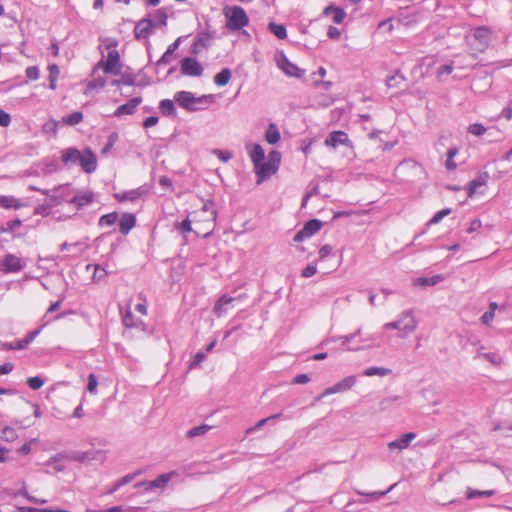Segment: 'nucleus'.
I'll return each instance as SVG.
<instances>
[{"label": "nucleus", "mask_w": 512, "mask_h": 512, "mask_svg": "<svg viewBox=\"0 0 512 512\" xmlns=\"http://www.w3.org/2000/svg\"><path fill=\"white\" fill-rule=\"evenodd\" d=\"M245 149L249 158L254 166V171L257 176V183H262L265 179L275 174L281 162V154L276 150L269 152L265 158V152L260 144L252 142L245 144Z\"/></svg>", "instance_id": "1"}, {"label": "nucleus", "mask_w": 512, "mask_h": 512, "mask_svg": "<svg viewBox=\"0 0 512 512\" xmlns=\"http://www.w3.org/2000/svg\"><path fill=\"white\" fill-rule=\"evenodd\" d=\"M117 45V41L112 38H105L101 41L100 48L103 50V58L94 67V74L99 70L106 74H119L121 63Z\"/></svg>", "instance_id": "2"}, {"label": "nucleus", "mask_w": 512, "mask_h": 512, "mask_svg": "<svg viewBox=\"0 0 512 512\" xmlns=\"http://www.w3.org/2000/svg\"><path fill=\"white\" fill-rule=\"evenodd\" d=\"M339 340L341 345L347 351H359L363 349H371L380 347V342L376 334H368L362 336L361 329H358L355 333L349 335L339 336L337 338H329L322 342L321 345L328 344L331 341Z\"/></svg>", "instance_id": "3"}, {"label": "nucleus", "mask_w": 512, "mask_h": 512, "mask_svg": "<svg viewBox=\"0 0 512 512\" xmlns=\"http://www.w3.org/2000/svg\"><path fill=\"white\" fill-rule=\"evenodd\" d=\"M418 327V319L412 310L402 311L394 321L387 322L382 326L383 331L395 329L401 338H406L414 333Z\"/></svg>", "instance_id": "4"}, {"label": "nucleus", "mask_w": 512, "mask_h": 512, "mask_svg": "<svg viewBox=\"0 0 512 512\" xmlns=\"http://www.w3.org/2000/svg\"><path fill=\"white\" fill-rule=\"evenodd\" d=\"M225 27L231 32H237L249 25V17L245 9L239 5H225L222 9Z\"/></svg>", "instance_id": "5"}, {"label": "nucleus", "mask_w": 512, "mask_h": 512, "mask_svg": "<svg viewBox=\"0 0 512 512\" xmlns=\"http://www.w3.org/2000/svg\"><path fill=\"white\" fill-rule=\"evenodd\" d=\"M178 476L176 471H170L158 475L151 481L138 482L133 484L134 494L137 493H150V494H161L168 487L169 482Z\"/></svg>", "instance_id": "6"}, {"label": "nucleus", "mask_w": 512, "mask_h": 512, "mask_svg": "<svg viewBox=\"0 0 512 512\" xmlns=\"http://www.w3.org/2000/svg\"><path fill=\"white\" fill-rule=\"evenodd\" d=\"M212 99V95L195 96V94L190 91H178L174 94V101L177 102L181 108L190 112L202 109L203 106L211 102Z\"/></svg>", "instance_id": "7"}, {"label": "nucleus", "mask_w": 512, "mask_h": 512, "mask_svg": "<svg viewBox=\"0 0 512 512\" xmlns=\"http://www.w3.org/2000/svg\"><path fill=\"white\" fill-rule=\"evenodd\" d=\"M491 41V31L487 27H478L474 30L473 39L469 41L471 49L475 52H483Z\"/></svg>", "instance_id": "8"}, {"label": "nucleus", "mask_w": 512, "mask_h": 512, "mask_svg": "<svg viewBox=\"0 0 512 512\" xmlns=\"http://www.w3.org/2000/svg\"><path fill=\"white\" fill-rule=\"evenodd\" d=\"M155 29L153 27L151 18H143L141 19L134 28V35L137 40L143 41L147 50H150L151 44L149 41L150 35L154 33Z\"/></svg>", "instance_id": "9"}, {"label": "nucleus", "mask_w": 512, "mask_h": 512, "mask_svg": "<svg viewBox=\"0 0 512 512\" xmlns=\"http://www.w3.org/2000/svg\"><path fill=\"white\" fill-rule=\"evenodd\" d=\"M277 67L287 76L301 78L305 71L289 61L283 52H278L275 57Z\"/></svg>", "instance_id": "10"}, {"label": "nucleus", "mask_w": 512, "mask_h": 512, "mask_svg": "<svg viewBox=\"0 0 512 512\" xmlns=\"http://www.w3.org/2000/svg\"><path fill=\"white\" fill-rule=\"evenodd\" d=\"M180 71L184 76L199 77L203 74L202 64L194 57H185L180 62Z\"/></svg>", "instance_id": "11"}, {"label": "nucleus", "mask_w": 512, "mask_h": 512, "mask_svg": "<svg viewBox=\"0 0 512 512\" xmlns=\"http://www.w3.org/2000/svg\"><path fill=\"white\" fill-rule=\"evenodd\" d=\"M321 227L322 223L319 220H309L307 223H305L304 227L296 233V235L294 236V241L301 242L304 239L311 237L316 232H318L321 229Z\"/></svg>", "instance_id": "12"}, {"label": "nucleus", "mask_w": 512, "mask_h": 512, "mask_svg": "<svg viewBox=\"0 0 512 512\" xmlns=\"http://www.w3.org/2000/svg\"><path fill=\"white\" fill-rule=\"evenodd\" d=\"M416 438V433L414 432H409V433H406V434H403L401 435L399 438L393 440V441H390L388 444H387V447L388 449L391 451V452H394V451H403L405 450L406 448L409 447L410 443Z\"/></svg>", "instance_id": "13"}, {"label": "nucleus", "mask_w": 512, "mask_h": 512, "mask_svg": "<svg viewBox=\"0 0 512 512\" xmlns=\"http://www.w3.org/2000/svg\"><path fill=\"white\" fill-rule=\"evenodd\" d=\"M2 266L5 272L16 273L24 267L21 258L14 254H7L2 260Z\"/></svg>", "instance_id": "14"}, {"label": "nucleus", "mask_w": 512, "mask_h": 512, "mask_svg": "<svg viewBox=\"0 0 512 512\" xmlns=\"http://www.w3.org/2000/svg\"><path fill=\"white\" fill-rule=\"evenodd\" d=\"M93 197L94 195L90 190H79L69 203L73 204L77 209H81L89 205L93 201Z\"/></svg>", "instance_id": "15"}, {"label": "nucleus", "mask_w": 512, "mask_h": 512, "mask_svg": "<svg viewBox=\"0 0 512 512\" xmlns=\"http://www.w3.org/2000/svg\"><path fill=\"white\" fill-rule=\"evenodd\" d=\"M81 168L84 172L91 174L97 169V158L91 149L85 148L82 156Z\"/></svg>", "instance_id": "16"}, {"label": "nucleus", "mask_w": 512, "mask_h": 512, "mask_svg": "<svg viewBox=\"0 0 512 512\" xmlns=\"http://www.w3.org/2000/svg\"><path fill=\"white\" fill-rule=\"evenodd\" d=\"M489 179V175L487 172L480 173L476 178L471 180L467 186V193L470 198L474 197L478 194L479 188L486 185Z\"/></svg>", "instance_id": "17"}, {"label": "nucleus", "mask_w": 512, "mask_h": 512, "mask_svg": "<svg viewBox=\"0 0 512 512\" xmlns=\"http://www.w3.org/2000/svg\"><path fill=\"white\" fill-rule=\"evenodd\" d=\"M349 139L345 132L343 131H333L330 135L325 139V145L331 148H337L339 145L348 144Z\"/></svg>", "instance_id": "18"}, {"label": "nucleus", "mask_w": 512, "mask_h": 512, "mask_svg": "<svg viewBox=\"0 0 512 512\" xmlns=\"http://www.w3.org/2000/svg\"><path fill=\"white\" fill-rule=\"evenodd\" d=\"M182 42V37H178L173 43H171L164 54L157 60V66H163L171 62L172 55L179 48Z\"/></svg>", "instance_id": "19"}, {"label": "nucleus", "mask_w": 512, "mask_h": 512, "mask_svg": "<svg viewBox=\"0 0 512 512\" xmlns=\"http://www.w3.org/2000/svg\"><path fill=\"white\" fill-rule=\"evenodd\" d=\"M237 298L231 297L229 295L221 296L214 306V313L217 317H222L225 315L229 309V305L232 304Z\"/></svg>", "instance_id": "20"}, {"label": "nucleus", "mask_w": 512, "mask_h": 512, "mask_svg": "<svg viewBox=\"0 0 512 512\" xmlns=\"http://www.w3.org/2000/svg\"><path fill=\"white\" fill-rule=\"evenodd\" d=\"M78 157L80 150L77 148H66L61 151V159L66 165H77Z\"/></svg>", "instance_id": "21"}, {"label": "nucleus", "mask_w": 512, "mask_h": 512, "mask_svg": "<svg viewBox=\"0 0 512 512\" xmlns=\"http://www.w3.org/2000/svg\"><path fill=\"white\" fill-rule=\"evenodd\" d=\"M97 74L98 72L94 74V70L92 71V79L87 83V88L84 92L85 95L90 94L92 90L100 89L105 86L106 79Z\"/></svg>", "instance_id": "22"}, {"label": "nucleus", "mask_w": 512, "mask_h": 512, "mask_svg": "<svg viewBox=\"0 0 512 512\" xmlns=\"http://www.w3.org/2000/svg\"><path fill=\"white\" fill-rule=\"evenodd\" d=\"M264 137L269 144L273 145L278 143L281 139V134L277 125L274 123H270L265 131Z\"/></svg>", "instance_id": "23"}, {"label": "nucleus", "mask_w": 512, "mask_h": 512, "mask_svg": "<svg viewBox=\"0 0 512 512\" xmlns=\"http://www.w3.org/2000/svg\"><path fill=\"white\" fill-rule=\"evenodd\" d=\"M0 206L5 209H19L23 207L24 204L14 196H0Z\"/></svg>", "instance_id": "24"}, {"label": "nucleus", "mask_w": 512, "mask_h": 512, "mask_svg": "<svg viewBox=\"0 0 512 512\" xmlns=\"http://www.w3.org/2000/svg\"><path fill=\"white\" fill-rule=\"evenodd\" d=\"M453 71H455L453 63L451 60H448L443 63H438L435 68V73L438 79H443L444 76L450 75Z\"/></svg>", "instance_id": "25"}, {"label": "nucleus", "mask_w": 512, "mask_h": 512, "mask_svg": "<svg viewBox=\"0 0 512 512\" xmlns=\"http://www.w3.org/2000/svg\"><path fill=\"white\" fill-rule=\"evenodd\" d=\"M451 61L454 69L458 71L469 70L473 67V63L467 61V57L463 55H456Z\"/></svg>", "instance_id": "26"}, {"label": "nucleus", "mask_w": 512, "mask_h": 512, "mask_svg": "<svg viewBox=\"0 0 512 512\" xmlns=\"http://www.w3.org/2000/svg\"><path fill=\"white\" fill-rule=\"evenodd\" d=\"M323 13L325 15H329L330 13H333V22L336 24L342 23L346 17V12L342 8H339V7H333V6L326 7L324 9Z\"/></svg>", "instance_id": "27"}, {"label": "nucleus", "mask_w": 512, "mask_h": 512, "mask_svg": "<svg viewBox=\"0 0 512 512\" xmlns=\"http://www.w3.org/2000/svg\"><path fill=\"white\" fill-rule=\"evenodd\" d=\"M231 76L230 69L224 68L214 76V83L220 87L225 86L229 83Z\"/></svg>", "instance_id": "28"}, {"label": "nucleus", "mask_w": 512, "mask_h": 512, "mask_svg": "<svg viewBox=\"0 0 512 512\" xmlns=\"http://www.w3.org/2000/svg\"><path fill=\"white\" fill-rule=\"evenodd\" d=\"M149 18L152 19L154 29L162 28L167 25V15L164 11L158 10Z\"/></svg>", "instance_id": "29"}, {"label": "nucleus", "mask_w": 512, "mask_h": 512, "mask_svg": "<svg viewBox=\"0 0 512 512\" xmlns=\"http://www.w3.org/2000/svg\"><path fill=\"white\" fill-rule=\"evenodd\" d=\"M18 438L16 430L11 426H4L0 429V439L6 442H13Z\"/></svg>", "instance_id": "30"}, {"label": "nucleus", "mask_w": 512, "mask_h": 512, "mask_svg": "<svg viewBox=\"0 0 512 512\" xmlns=\"http://www.w3.org/2000/svg\"><path fill=\"white\" fill-rule=\"evenodd\" d=\"M159 108L162 112V114L166 116H175L176 115V109L174 105V100L170 99H163L160 101Z\"/></svg>", "instance_id": "31"}, {"label": "nucleus", "mask_w": 512, "mask_h": 512, "mask_svg": "<svg viewBox=\"0 0 512 512\" xmlns=\"http://www.w3.org/2000/svg\"><path fill=\"white\" fill-rule=\"evenodd\" d=\"M477 357L483 358L493 365H499L502 362L500 355L495 352H484L483 347H481L477 352Z\"/></svg>", "instance_id": "32"}, {"label": "nucleus", "mask_w": 512, "mask_h": 512, "mask_svg": "<svg viewBox=\"0 0 512 512\" xmlns=\"http://www.w3.org/2000/svg\"><path fill=\"white\" fill-rule=\"evenodd\" d=\"M49 71V88L55 90L57 87V80L60 74V69L56 64H50L48 66Z\"/></svg>", "instance_id": "33"}, {"label": "nucleus", "mask_w": 512, "mask_h": 512, "mask_svg": "<svg viewBox=\"0 0 512 512\" xmlns=\"http://www.w3.org/2000/svg\"><path fill=\"white\" fill-rule=\"evenodd\" d=\"M268 29L271 33H273L278 39H285L287 37V31L284 25L277 24L274 22L269 23Z\"/></svg>", "instance_id": "34"}, {"label": "nucleus", "mask_w": 512, "mask_h": 512, "mask_svg": "<svg viewBox=\"0 0 512 512\" xmlns=\"http://www.w3.org/2000/svg\"><path fill=\"white\" fill-rule=\"evenodd\" d=\"M356 384L355 376H347L336 383L339 392H345L351 389Z\"/></svg>", "instance_id": "35"}, {"label": "nucleus", "mask_w": 512, "mask_h": 512, "mask_svg": "<svg viewBox=\"0 0 512 512\" xmlns=\"http://www.w3.org/2000/svg\"><path fill=\"white\" fill-rule=\"evenodd\" d=\"M90 268H93V275H92V280L94 282H100L101 280H103L106 275H107V272L106 270L101 267L100 265H92V264H88L86 269L87 270H90Z\"/></svg>", "instance_id": "36"}, {"label": "nucleus", "mask_w": 512, "mask_h": 512, "mask_svg": "<svg viewBox=\"0 0 512 512\" xmlns=\"http://www.w3.org/2000/svg\"><path fill=\"white\" fill-rule=\"evenodd\" d=\"M390 372H391L390 369H387V368H384V367L372 366V367L367 368L364 371V375L368 376V377H372V376H381V377H383V376H387Z\"/></svg>", "instance_id": "37"}, {"label": "nucleus", "mask_w": 512, "mask_h": 512, "mask_svg": "<svg viewBox=\"0 0 512 512\" xmlns=\"http://www.w3.org/2000/svg\"><path fill=\"white\" fill-rule=\"evenodd\" d=\"M82 120H83V114L78 111L73 112V113L62 118V122L67 125H70V126L77 125L80 122H82Z\"/></svg>", "instance_id": "38"}, {"label": "nucleus", "mask_w": 512, "mask_h": 512, "mask_svg": "<svg viewBox=\"0 0 512 512\" xmlns=\"http://www.w3.org/2000/svg\"><path fill=\"white\" fill-rule=\"evenodd\" d=\"M118 220V214L113 212L106 215H103L99 219V225L101 227H111Z\"/></svg>", "instance_id": "39"}, {"label": "nucleus", "mask_w": 512, "mask_h": 512, "mask_svg": "<svg viewBox=\"0 0 512 512\" xmlns=\"http://www.w3.org/2000/svg\"><path fill=\"white\" fill-rule=\"evenodd\" d=\"M494 493H495L494 490L480 491V490H474V489L469 488L466 491V497L468 499H473V498H477V497H489V496L494 495Z\"/></svg>", "instance_id": "40"}, {"label": "nucleus", "mask_w": 512, "mask_h": 512, "mask_svg": "<svg viewBox=\"0 0 512 512\" xmlns=\"http://www.w3.org/2000/svg\"><path fill=\"white\" fill-rule=\"evenodd\" d=\"M443 279L444 278L441 275H435V276H432V277H423V278H419L416 281V284H418V285L434 286V285L440 283L441 281H443Z\"/></svg>", "instance_id": "41"}, {"label": "nucleus", "mask_w": 512, "mask_h": 512, "mask_svg": "<svg viewBox=\"0 0 512 512\" xmlns=\"http://www.w3.org/2000/svg\"><path fill=\"white\" fill-rule=\"evenodd\" d=\"M210 429H211V426H209V425H200V426H197V427H194V428L190 429V430L187 432V436H188L189 438H195V437H198V436L204 435V434H205V433H207Z\"/></svg>", "instance_id": "42"}, {"label": "nucleus", "mask_w": 512, "mask_h": 512, "mask_svg": "<svg viewBox=\"0 0 512 512\" xmlns=\"http://www.w3.org/2000/svg\"><path fill=\"white\" fill-rule=\"evenodd\" d=\"M281 416L280 413L278 414H275L273 416H270L268 418H264V419H261L259 420L253 427L247 429L246 433L247 434H250L256 430H259L261 429L266 423H268L269 421L273 420V419H276V418H279Z\"/></svg>", "instance_id": "43"}, {"label": "nucleus", "mask_w": 512, "mask_h": 512, "mask_svg": "<svg viewBox=\"0 0 512 512\" xmlns=\"http://www.w3.org/2000/svg\"><path fill=\"white\" fill-rule=\"evenodd\" d=\"M212 154L215 155L220 161L228 162L232 159L233 154L227 150L213 149Z\"/></svg>", "instance_id": "44"}, {"label": "nucleus", "mask_w": 512, "mask_h": 512, "mask_svg": "<svg viewBox=\"0 0 512 512\" xmlns=\"http://www.w3.org/2000/svg\"><path fill=\"white\" fill-rule=\"evenodd\" d=\"M203 212H204V213H208V214H209L208 216H209V222H210V223L208 224V227H207L208 231L204 234V236H208V235L212 232V230H213V224H212V222H214V220H215V218H216V215H215V212H214L213 210H211V209H210V207L208 206V204H205V205L203 206Z\"/></svg>", "instance_id": "45"}, {"label": "nucleus", "mask_w": 512, "mask_h": 512, "mask_svg": "<svg viewBox=\"0 0 512 512\" xmlns=\"http://www.w3.org/2000/svg\"><path fill=\"white\" fill-rule=\"evenodd\" d=\"M468 132L475 136H482L486 132V128L482 124L474 123L468 127Z\"/></svg>", "instance_id": "46"}, {"label": "nucleus", "mask_w": 512, "mask_h": 512, "mask_svg": "<svg viewBox=\"0 0 512 512\" xmlns=\"http://www.w3.org/2000/svg\"><path fill=\"white\" fill-rule=\"evenodd\" d=\"M98 380L94 374L88 376L87 390L91 394L97 393Z\"/></svg>", "instance_id": "47"}, {"label": "nucleus", "mask_w": 512, "mask_h": 512, "mask_svg": "<svg viewBox=\"0 0 512 512\" xmlns=\"http://www.w3.org/2000/svg\"><path fill=\"white\" fill-rule=\"evenodd\" d=\"M25 74H26V77L29 79V80H37L40 76V71H39V68L37 66H29L26 68L25 70Z\"/></svg>", "instance_id": "48"}, {"label": "nucleus", "mask_w": 512, "mask_h": 512, "mask_svg": "<svg viewBox=\"0 0 512 512\" xmlns=\"http://www.w3.org/2000/svg\"><path fill=\"white\" fill-rule=\"evenodd\" d=\"M27 382L32 390H38L44 385V381L39 376L30 377Z\"/></svg>", "instance_id": "49"}, {"label": "nucleus", "mask_w": 512, "mask_h": 512, "mask_svg": "<svg viewBox=\"0 0 512 512\" xmlns=\"http://www.w3.org/2000/svg\"><path fill=\"white\" fill-rule=\"evenodd\" d=\"M451 212L450 209H442L438 211L429 221V224H437L439 223L445 216L449 215Z\"/></svg>", "instance_id": "50"}, {"label": "nucleus", "mask_w": 512, "mask_h": 512, "mask_svg": "<svg viewBox=\"0 0 512 512\" xmlns=\"http://www.w3.org/2000/svg\"><path fill=\"white\" fill-rule=\"evenodd\" d=\"M2 347L6 350H23L26 348L22 340L4 343Z\"/></svg>", "instance_id": "51"}, {"label": "nucleus", "mask_w": 512, "mask_h": 512, "mask_svg": "<svg viewBox=\"0 0 512 512\" xmlns=\"http://www.w3.org/2000/svg\"><path fill=\"white\" fill-rule=\"evenodd\" d=\"M393 488V486H390L388 488L387 491H384V492H371V493H364V492H361V491H357V494L359 495H365V496H368L370 499H374V500H377V499H380L382 496H384L385 494H387L389 491H391Z\"/></svg>", "instance_id": "52"}, {"label": "nucleus", "mask_w": 512, "mask_h": 512, "mask_svg": "<svg viewBox=\"0 0 512 512\" xmlns=\"http://www.w3.org/2000/svg\"><path fill=\"white\" fill-rule=\"evenodd\" d=\"M317 267L315 264H309L307 265L301 272V276L304 278L312 277L316 274Z\"/></svg>", "instance_id": "53"}, {"label": "nucleus", "mask_w": 512, "mask_h": 512, "mask_svg": "<svg viewBox=\"0 0 512 512\" xmlns=\"http://www.w3.org/2000/svg\"><path fill=\"white\" fill-rule=\"evenodd\" d=\"M176 227L182 233H188L192 231L191 221L189 219H185L182 222L178 223Z\"/></svg>", "instance_id": "54"}, {"label": "nucleus", "mask_w": 512, "mask_h": 512, "mask_svg": "<svg viewBox=\"0 0 512 512\" xmlns=\"http://www.w3.org/2000/svg\"><path fill=\"white\" fill-rule=\"evenodd\" d=\"M11 123V116L5 112L4 110L0 109V126L7 127Z\"/></svg>", "instance_id": "55"}, {"label": "nucleus", "mask_w": 512, "mask_h": 512, "mask_svg": "<svg viewBox=\"0 0 512 512\" xmlns=\"http://www.w3.org/2000/svg\"><path fill=\"white\" fill-rule=\"evenodd\" d=\"M57 129H58V126H57V122L55 121H49L47 122L46 124L43 125V131L45 133H53V134H56L57 133Z\"/></svg>", "instance_id": "56"}, {"label": "nucleus", "mask_w": 512, "mask_h": 512, "mask_svg": "<svg viewBox=\"0 0 512 512\" xmlns=\"http://www.w3.org/2000/svg\"><path fill=\"white\" fill-rule=\"evenodd\" d=\"M119 226H120L121 233L124 235H127L128 234V214L122 215L120 222H119Z\"/></svg>", "instance_id": "57"}, {"label": "nucleus", "mask_w": 512, "mask_h": 512, "mask_svg": "<svg viewBox=\"0 0 512 512\" xmlns=\"http://www.w3.org/2000/svg\"><path fill=\"white\" fill-rule=\"evenodd\" d=\"M39 333H40V329L28 333L24 339H21L22 342L24 343L25 347H27L30 343H32Z\"/></svg>", "instance_id": "58"}, {"label": "nucleus", "mask_w": 512, "mask_h": 512, "mask_svg": "<svg viewBox=\"0 0 512 512\" xmlns=\"http://www.w3.org/2000/svg\"><path fill=\"white\" fill-rule=\"evenodd\" d=\"M331 252H332V247H331L330 245H328V244L323 245V246L319 249V252H318V254H319V258H320L321 260H323V259L327 258V257L331 254Z\"/></svg>", "instance_id": "59"}, {"label": "nucleus", "mask_w": 512, "mask_h": 512, "mask_svg": "<svg viewBox=\"0 0 512 512\" xmlns=\"http://www.w3.org/2000/svg\"><path fill=\"white\" fill-rule=\"evenodd\" d=\"M327 35L330 39H334V40H337L340 38L341 36V32L338 28L334 27V26H330L328 28V31H327Z\"/></svg>", "instance_id": "60"}, {"label": "nucleus", "mask_w": 512, "mask_h": 512, "mask_svg": "<svg viewBox=\"0 0 512 512\" xmlns=\"http://www.w3.org/2000/svg\"><path fill=\"white\" fill-rule=\"evenodd\" d=\"M336 393H340L338 388H337V385L334 384L333 386H330L328 388H326L323 393L321 394L320 397H318V400H320L321 398L323 397H326V396H329V395H332V394H336Z\"/></svg>", "instance_id": "61"}, {"label": "nucleus", "mask_w": 512, "mask_h": 512, "mask_svg": "<svg viewBox=\"0 0 512 512\" xmlns=\"http://www.w3.org/2000/svg\"><path fill=\"white\" fill-rule=\"evenodd\" d=\"M206 358V355L203 352H197L194 356V359L191 363V367H195L199 364H201Z\"/></svg>", "instance_id": "62"}, {"label": "nucleus", "mask_w": 512, "mask_h": 512, "mask_svg": "<svg viewBox=\"0 0 512 512\" xmlns=\"http://www.w3.org/2000/svg\"><path fill=\"white\" fill-rule=\"evenodd\" d=\"M158 121H159V118L157 116H150L144 120L143 126L145 128H150V127L155 126L158 123Z\"/></svg>", "instance_id": "63"}, {"label": "nucleus", "mask_w": 512, "mask_h": 512, "mask_svg": "<svg viewBox=\"0 0 512 512\" xmlns=\"http://www.w3.org/2000/svg\"><path fill=\"white\" fill-rule=\"evenodd\" d=\"M494 316H495V314H493V312H489V311H487V312H485V313L481 316V322H482L483 324L488 325V324H490V323L493 321Z\"/></svg>", "instance_id": "64"}]
</instances>
